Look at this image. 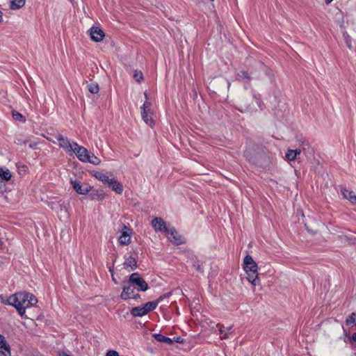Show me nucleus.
I'll use <instances>...</instances> for the list:
<instances>
[{"label":"nucleus","mask_w":356,"mask_h":356,"mask_svg":"<svg viewBox=\"0 0 356 356\" xmlns=\"http://www.w3.org/2000/svg\"><path fill=\"white\" fill-rule=\"evenodd\" d=\"M37 302L38 300L34 295L25 291L15 293L7 299V303L15 307L21 317L24 316L27 308Z\"/></svg>","instance_id":"f257e3e1"},{"label":"nucleus","mask_w":356,"mask_h":356,"mask_svg":"<svg viewBox=\"0 0 356 356\" xmlns=\"http://www.w3.org/2000/svg\"><path fill=\"white\" fill-rule=\"evenodd\" d=\"M243 268L247 275V279L253 286L260 284L258 277V266L251 255H246L243 259Z\"/></svg>","instance_id":"f03ea898"},{"label":"nucleus","mask_w":356,"mask_h":356,"mask_svg":"<svg viewBox=\"0 0 356 356\" xmlns=\"http://www.w3.org/2000/svg\"><path fill=\"white\" fill-rule=\"evenodd\" d=\"M128 283L137 286L138 291H146L148 289V284L138 273H132L129 276Z\"/></svg>","instance_id":"7ed1b4c3"},{"label":"nucleus","mask_w":356,"mask_h":356,"mask_svg":"<svg viewBox=\"0 0 356 356\" xmlns=\"http://www.w3.org/2000/svg\"><path fill=\"white\" fill-rule=\"evenodd\" d=\"M72 152H74L79 160L82 162L87 163V161H89V153L86 148L83 146L79 145L76 143H74V148L72 149Z\"/></svg>","instance_id":"20e7f679"},{"label":"nucleus","mask_w":356,"mask_h":356,"mask_svg":"<svg viewBox=\"0 0 356 356\" xmlns=\"http://www.w3.org/2000/svg\"><path fill=\"white\" fill-rule=\"evenodd\" d=\"M152 226L157 232H168L169 229L166 226L164 220L160 217H156L152 220Z\"/></svg>","instance_id":"39448f33"},{"label":"nucleus","mask_w":356,"mask_h":356,"mask_svg":"<svg viewBox=\"0 0 356 356\" xmlns=\"http://www.w3.org/2000/svg\"><path fill=\"white\" fill-rule=\"evenodd\" d=\"M56 139L58 141L59 146L66 150L67 152L72 153L74 148V143H71L67 137H64L60 134L56 136Z\"/></svg>","instance_id":"423d86ee"},{"label":"nucleus","mask_w":356,"mask_h":356,"mask_svg":"<svg viewBox=\"0 0 356 356\" xmlns=\"http://www.w3.org/2000/svg\"><path fill=\"white\" fill-rule=\"evenodd\" d=\"M118 241L122 245H127L131 243V229L129 227H123Z\"/></svg>","instance_id":"0eeeda50"},{"label":"nucleus","mask_w":356,"mask_h":356,"mask_svg":"<svg viewBox=\"0 0 356 356\" xmlns=\"http://www.w3.org/2000/svg\"><path fill=\"white\" fill-rule=\"evenodd\" d=\"M90 35L92 40L95 42H100L104 39L105 34L102 29L93 26L90 29Z\"/></svg>","instance_id":"6e6552de"},{"label":"nucleus","mask_w":356,"mask_h":356,"mask_svg":"<svg viewBox=\"0 0 356 356\" xmlns=\"http://www.w3.org/2000/svg\"><path fill=\"white\" fill-rule=\"evenodd\" d=\"M73 188L79 194L86 195L91 189V187L86 184H82L80 181H71Z\"/></svg>","instance_id":"1a4fd4ad"},{"label":"nucleus","mask_w":356,"mask_h":356,"mask_svg":"<svg viewBox=\"0 0 356 356\" xmlns=\"http://www.w3.org/2000/svg\"><path fill=\"white\" fill-rule=\"evenodd\" d=\"M168 233L170 235L169 240L173 244L179 245L184 243V238L178 234L174 227L169 229V232Z\"/></svg>","instance_id":"9d476101"},{"label":"nucleus","mask_w":356,"mask_h":356,"mask_svg":"<svg viewBox=\"0 0 356 356\" xmlns=\"http://www.w3.org/2000/svg\"><path fill=\"white\" fill-rule=\"evenodd\" d=\"M134 289L135 287L133 284H129L128 282L127 284H124L122 287V291L120 294V298L124 300L130 299L131 295H133L134 293Z\"/></svg>","instance_id":"9b49d317"},{"label":"nucleus","mask_w":356,"mask_h":356,"mask_svg":"<svg viewBox=\"0 0 356 356\" xmlns=\"http://www.w3.org/2000/svg\"><path fill=\"white\" fill-rule=\"evenodd\" d=\"M108 186L118 194H121L124 190L122 184L115 178L111 179Z\"/></svg>","instance_id":"f8f14e48"},{"label":"nucleus","mask_w":356,"mask_h":356,"mask_svg":"<svg viewBox=\"0 0 356 356\" xmlns=\"http://www.w3.org/2000/svg\"><path fill=\"white\" fill-rule=\"evenodd\" d=\"M163 300V297L162 296H160L157 300L156 301H152V302H148L147 303H145L144 305H143V307L145 308V312H146V314H147L149 312L154 310L156 307L158 306V304Z\"/></svg>","instance_id":"ddd939ff"},{"label":"nucleus","mask_w":356,"mask_h":356,"mask_svg":"<svg viewBox=\"0 0 356 356\" xmlns=\"http://www.w3.org/2000/svg\"><path fill=\"white\" fill-rule=\"evenodd\" d=\"M154 338L159 342L164 343L168 345H172L174 342V340L165 337L161 334H154Z\"/></svg>","instance_id":"4468645a"},{"label":"nucleus","mask_w":356,"mask_h":356,"mask_svg":"<svg viewBox=\"0 0 356 356\" xmlns=\"http://www.w3.org/2000/svg\"><path fill=\"white\" fill-rule=\"evenodd\" d=\"M131 314L133 316L142 317L146 315V312L143 306L142 307H133L131 310Z\"/></svg>","instance_id":"2eb2a0df"},{"label":"nucleus","mask_w":356,"mask_h":356,"mask_svg":"<svg viewBox=\"0 0 356 356\" xmlns=\"http://www.w3.org/2000/svg\"><path fill=\"white\" fill-rule=\"evenodd\" d=\"M124 266L125 268H131V270H134L137 267V262L134 257L130 256L125 259L124 261Z\"/></svg>","instance_id":"dca6fc26"},{"label":"nucleus","mask_w":356,"mask_h":356,"mask_svg":"<svg viewBox=\"0 0 356 356\" xmlns=\"http://www.w3.org/2000/svg\"><path fill=\"white\" fill-rule=\"evenodd\" d=\"M11 177V172L8 168H0V179L1 181H9Z\"/></svg>","instance_id":"f3484780"},{"label":"nucleus","mask_w":356,"mask_h":356,"mask_svg":"<svg viewBox=\"0 0 356 356\" xmlns=\"http://www.w3.org/2000/svg\"><path fill=\"white\" fill-rule=\"evenodd\" d=\"M141 117L144 122L150 127L154 124V121L149 115V111H141Z\"/></svg>","instance_id":"a211bd4d"},{"label":"nucleus","mask_w":356,"mask_h":356,"mask_svg":"<svg viewBox=\"0 0 356 356\" xmlns=\"http://www.w3.org/2000/svg\"><path fill=\"white\" fill-rule=\"evenodd\" d=\"M26 0H10V8L12 10H17L22 8L25 4Z\"/></svg>","instance_id":"6ab92c4d"},{"label":"nucleus","mask_w":356,"mask_h":356,"mask_svg":"<svg viewBox=\"0 0 356 356\" xmlns=\"http://www.w3.org/2000/svg\"><path fill=\"white\" fill-rule=\"evenodd\" d=\"M95 177L99 179V181H101L102 183H104V184H109V181H111V179H110L108 177V176L104 173H102V172H97L95 174Z\"/></svg>","instance_id":"aec40b11"},{"label":"nucleus","mask_w":356,"mask_h":356,"mask_svg":"<svg viewBox=\"0 0 356 356\" xmlns=\"http://www.w3.org/2000/svg\"><path fill=\"white\" fill-rule=\"evenodd\" d=\"M236 79L238 81L246 80L245 83H248L250 81V76L247 71L238 72L236 74Z\"/></svg>","instance_id":"412c9836"},{"label":"nucleus","mask_w":356,"mask_h":356,"mask_svg":"<svg viewBox=\"0 0 356 356\" xmlns=\"http://www.w3.org/2000/svg\"><path fill=\"white\" fill-rule=\"evenodd\" d=\"M0 356H11L10 347L9 344H5L4 347H1L0 350Z\"/></svg>","instance_id":"4be33fe9"},{"label":"nucleus","mask_w":356,"mask_h":356,"mask_svg":"<svg viewBox=\"0 0 356 356\" xmlns=\"http://www.w3.org/2000/svg\"><path fill=\"white\" fill-rule=\"evenodd\" d=\"M87 87L89 92L92 94H97L99 92V88L97 83H90Z\"/></svg>","instance_id":"5701e85b"},{"label":"nucleus","mask_w":356,"mask_h":356,"mask_svg":"<svg viewBox=\"0 0 356 356\" xmlns=\"http://www.w3.org/2000/svg\"><path fill=\"white\" fill-rule=\"evenodd\" d=\"M343 39H344V41H345V43L346 44L347 47L349 49H352L353 46H352V38H351V37L348 34L347 32H343Z\"/></svg>","instance_id":"b1692460"},{"label":"nucleus","mask_w":356,"mask_h":356,"mask_svg":"<svg viewBox=\"0 0 356 356\" xmlns=\"http://www.w3.org/2000/svg\"><path fill=\"white\" fill-rule=\"evenodd\" d=\"M346 323L347 325H350L351 324H354L356 325V313L353 312L346 320Z\"/></svg>","instance_id":"393cba45"},{"label":"nucleus","mask_w":356,"mask_h":356,"mask_svg":"<svg viewBox=\"0 0 356 356\" xmlns=\"http://www.w3.org/2000/svg\"><path fill=\"white\" fill-rule=\"evenodd\" d=\"M12 115L13 118L17 121L22 122H24L26 121L25 117L17 111H13Z\"/></svg>","instance_id":"a878e982"},{"label":"nucleus","mask_w":356,"mask_h":356,"mask_svg":"<svg viewBox=\"0 0 356 356\" xmlns=\"http://www.w3.org/2000/svg\"><path fill=\"white\" fill-rule=\"evenodd\" d=\"M285 158L289 161L296 160V153H293V149H288L285 154Z\"/></svg>","instance_id":"bb28decb"},{"label":"nucleus","mask_w":356,"mask_h":356,"mask_svg":"<svg viewBox=\"0 0 356 356\" xmlns=\"http://www.w3.org/2000/svg\"><path fill=\"white\" fill-rule=\"evenodd\" d=\"M302 149L298 148V149H293V153H296V158H297V156L300 154L302 151H305L306 149V147H309V143L307 141H305L302 143Z\"/></svg>","instance_id":"cd10ccee"},{"label":"nucleus","mask_w":356,"mask_h":356,"mask_svg":"<svg viewBox=\"0 0 356 356\" xmlns=\"http://www.w3.org/2000/svg\"><path fill=\"white\" fill-rule=\"evenodd\" d=\"M87 163H92L93 165H99L101 163L100 159L94 154L89 155V161Z\"/></svg>","instance_id":"c85d7f7f"},{"label":"nucleus","mask_w":356,"mask_h":356,"mask_svg":"<svg viewBox=\"0 0 356 356\" xmlns=\"http://www.w3.org/2000/svg\"><path fill=\"white\" fill-rule=\"evenodd\" d=\"M133 76L138 82H140L143 79V74L140 71H135Z\"/></svg>","instance_id":"c756f323"},{"label":"nucleus","mask_w":356,"mask_h":356,"mask_svg":"<svg viewBox=\"0 0 356 356\" xmlns=\"http://www.w3.org/2000/svg\"><path fill=\"white\" fill-rule=\"evenodd\" d=\"M218 327H219V332L220 334H222V339H227L228 338V333L225 330V327L222 325H218Z\"/></svg>","instance_id":"7c9ffc66"},{"label":"nucleus","mask_w":356,"mask_h":356,"mask_svg":"<svg viewBox=\"0 0 356 356\" xmlns=\"http://www.w3.org/2000/svg\"><path fill=\"white\" fill-rule=\"evenodd\" d=\"M342 194H343V197L348 200H349L348 196H355V195L354 194V193L353 191H350L347 189L342 190Z\"/></svg>","instance_id":"2f4dec72"},{"label":"nucleus","mask_w":356,"mask_h":356,"mask_svg":"<svg viewBox=\"0 0 356 356\" xmlns=\"http://www.w3.org/2000/svg\"><path fill=\"white\" fill-rule=\"evenodd\" d=\"M151 103L146 100L141 106V111H150Z\"/></svg>","instance_id":"473e14b6"},{"label":"nucleus","mask_w":356,"mask_h":356,"mask_svg":"<svg viewBox=\"0 0 356 356\" xmlns=\"http://www.w3.org/2000/svg\"><path fill=\"white\" fill-rule=\"evenodd\" d=\"M106 356H120V355L117 351L111 350L107 352Z\"/></svg>","instance_id":"72a5a7b5"},{"label":"nucleus","mask_w":356,"mask_h":356,"mask_svg":"<svg viewBox=\"0 0 356 356\" xmlns=\"http://www.w3.org/2000/svg\"><path fill=\"white\" fill-rule=\"evenodd\" d=\"M4 343L8 344L6 341L5 340V338L3 335L0 334V347H4Z\"/></svg>","instance_id":"f704fd0d"},{"label":"nucleus","mask_w":356,"mask_h":356,"mask_svg":"<svg viewBox=\"0 0 356 356\" xmlns=\"http://www.w3.org/2000/svg\"><path fill=\"white\" fill-rule=\"evenodd\" d=\"M350 343H356V332L353 333V335L349 338Z\"/></svg>","instance_id":"c9c22d12"},{"label":"nucleus","mask_w":356,"mask_h":356,"mask_svg":"<svg viewBox=\"0 0 356 356\" xmlns=\"http://www.w3.org/2000/svg\"><path fill=\"white\" fill-rule=\"evenodd\" d=\"M193 266H194V268H195L197 270H198V271H201V270H202L201 265H200L199 263H197V264H193Z\"/></svg>","instance_id":"e433bc0d"},{"label":"nucleus","mask_w":356,"mask_h":356,"mask_svg":"<svg viewBox=\"0 0 356 356\" xmlns=\"http://www.w3.org/2000/svg\"><path fill=\"white\" fill-rule=\"evenodd\" d=\"M349 197V200L352 202V203H355L356 204V195L355 196H348Z\"/></svg>","instance_id":"4c0bfd02"},{"label":"nucleus","mask_w":356,"mask_h":356,"mask_svg":"<svg viewBox=\"0 0 356 356\" xmlns=\"http://www.w3.org/2000/svg\"><path fill=\"white\" fill-rule=\"evenodd\" d=\"M140 298V296L138 293H136V294L134 293L133 295H131V298L135 299V300Z\"/></svg>","instance_id":"58836bf2"},{"label":"nucleus","mask_w":356,"mask_h":356,"mask_svg":"<svg viewBox=\"0 0 356 356\" xmlns=\"http://www.w3.org/2000/svg\"><path fill=\"white\" fill-rule=\"evenodd\" d=\"M257 104L259 106V107L261 108V109H263V108H262L263 103L258 99H257Z\"/></svg>","instance_id":"ea45409f"},{"label":"nucleus","mask_w":356,"mask_h":356,"mask_svg":"<svg viewBox=\"0 0 356 356\" xmlns=\"http://www.w3.org/2000/svg\"><path fill=\"white\" fill-rule=\"evenodd\" d=\"M59 356H71V355L67 354L65 352H61V353H59Z\"/></svg>","instance_id":"a19ab883"},{"label":"nucleus","mask_w":356,"mask_h":356,"mask_svg":"<svg viewBox=\"0 0 356 356\" xmlns=\"http://www.w3.org/2000/svg\"><path fill=\"white\" fill-rule=\"evenodd\" d=\"M232 327V326H229V327H226L225 328L226 332L228 333L231 330Z\"/></svg>","instance_id":"79ce46f5"},{"label":"nucleus","mask_w":356,"mask_h":356,"mask_svg":"<svg viewBox=\"0 0 356 356\" xmlns=\"http://www.w3.org/2000/svg\"><path fill=\"white\" fill-rule=\"evenodd\" d=\"M175 341H177V342H178V343H181V342H182V340L181 339V338H180V337H177V338L176 339Z\"/></svg>","instance_id":"37998d69"},{"label":"nucleus","mask_w":356,"mask_h":356,"mask_svg":"<svg viewBox=\"0 0 356 356\" xmlns=\"http://www.w3.org/2000/svg\"><path fill=\"white\" fill-rule=\"evenodd\" d=\"M3 21V14H2V12L0 11V22H1Z\"/></svg>","instance_id":"c03bdc74"},{"label":"nucleus","mask_w":356,"mask_h":356,"mask_svg":"<svg viewBox=\"0 0 356 356\" xmlns=\"http://www.w3.org/2000/svg\"><path fill=\"white\" fill-rule=\"evenodd\" d=\"M144 95H145V98H146V99H147V93L145 92L144 93Z\"/></svg>","instance_id":"a18cd8bd"},{"label":"nucleus","mask_w":356,"mask_h":356,"mask_svg":"<svg viewBox=\"0 0 356 356\" xmlns=\"http://www.w3.org/2000/svg\"><path fill=\"white\" fill-rule=\"evenodd\" d=\"M113 280L116 283L115 279L113 277Z\"/></svg>","instance_id":"49530a36"}]
</instances>
